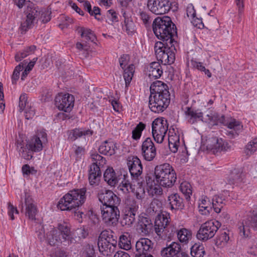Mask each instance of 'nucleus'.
<instances>
[{
    "instance_id": "obj_35",
    "label": "nucleus",
    "mask_w": 257,
    "mask_h": 257,
    "mask_svg": "<svg viewBox=\"0 0 257 257\" xmlns=\"http://www.w3.org/2000/svg\"><path fill=\"white\" fill-rule=\"evenodd\" d=\"M244 174L239 169H234L231 171L227 179V183L232 185L235 183L243 182Z\"/></svg>"
},
{
    "instance_id": "obj_6",
    "label": "nucleus",
    "mask_w": 257,
    "mask_h": 257,
    "mask_svg": "<svg viewBox=\"0 0 257 257\" xmlns=\"http://www.w3.org/2000/svg\"><path fill=\"white\" fill-rule=\"evenodd\" d=\"M154 174L156 183L166 188L172 187L177 179L175 171L167 163L156 166Z\"/></svg>"
},
{
    "instance_id": "obj_25",
    "label": "nucleus",
    "mask_w": 257,
    "mask_h": 257,
    "mask_svg": "<svg viewBox=\"0 0 257 257\" xmlns=\"http://www.w3.org/2000/svg\"><path fill=\"white\" fill-rule=\"evenodd\" d=\"M206 145L208 149L216 152L226 151L228 148L226 143L216 137L209 138L206 140Z\"/></svg>"
},
{
    "instance_id": "obj_37",
    "label": "nucleus",
    "mask_w": 257,
    "mask_h": 257,
    "mask_svg": "<svg viewBox=\"0 0 257 257\" xmlns=\"http://www.w3.org/2000/svg\"><path fill=\"white\" fill-rule=\"evenodd\" d=\"M93 132L89 129L85 128H75L72 130L69 135V138L71 140L75 141L78 138L82 136H89L92 135Z\"/></svg>"
},
{
    "instance_id": "obj_62",
    "label": "nucleus",
    "mask_w": 257,
    "mask_h": 257,
    "mask_svg": "<svg viewBox=\"0 0 257 257\" xmlns=\"http://www.w3.org/2000/svg\"><path fill=\"white\" fill-rule=\"evenodd\" d=\"M24 111L25 118L27 119L32 118L35 115V110L31 107L28 106V108H26Z\"/></svg>"
},
{
    "instance_id": "obj_56",
    "label": "nucleus",
    "mask_w": 257,
    "mask_h": 257,
    "mask_svg": "<svg viewBox=\"0 0 257 257\" xmlns=\"http://www.w3.org/2000/svg\"><path fill=\"white\" fill-rule=\"evenodd\" d=\"M27 97L26 94H23L21 95L19 98V107H20V111H22L24 110L26 108H28V106L27 107Z\"/></svg>"
},
{
    "instance_id": "obj_32",
    "label": "nucleus",
    "mask_w": 257,
    "mask_h": 257,
    "mask_svg": "<svg viewBox=\"0 0 257 257\" xmlns=\"http://www.w3.org/2000/svg\"><path fill=\"white\" fill-rule=\"evenodd\" d=\"M148 76L150 78L158 79L163 73V70L159 62H152L147 68Z\"/></svg>"
},
{
    "instance_id": "obj_38",
    "label": "nucleus",
    "mask_w": 257,
    "mask_h": 257,
    "mask_svg": "<svg viewBox=\"0 0 257 257\" xmlns=\"http://www.w3.org/2000/svg\"><path fill=\"white\" fill-rule=\"evenodd\" d=\"M177 237L181 242L187 243L191 238V231L185 228L177 230Z\"/></svg>"
},
{
    "instance_id": "obj_24",
    "label": "nucleus",
    "mask_w": 257,
    "mask_h": 257,
    "mask_svg": "<svg viewBox=\"0 0 257 257\" xmlns=\"http://www.w3.org/2000/svg\"><path fill=\"white\" fill-rule=\"evenodd\" d=\"M169 224V218L166 215L158 213L154 222V229L156 233L159 236L164 232L165 234L168 231V225Z\"/></svg>"
},
{
    "instance_id": "obj_34",
    "label": "nucleus",
    "mask_w": 257,
    "mask_h": 257,
    "mask_svg": "<svg viewBox=\"0 0 257 257\" xmlns=\"http://www.w3.org/2000/svg\"><path fill=\"white\" fill-rule=\"evenodd\" d=\"M17 150L19 155L24 159L29 160L33 157V151L30 149L28 145H24L23 142L17 141L16 143Z\"/></svg>"
},
{
    "instance_id": "obj_48",
    "label": "nucleus",
    "mask_w": 257,
    "mask_h": 257,
    "mask_svg": "<svg viewBox=\"0 0 257 257\" xmlns=\"http://www.w3.org/2000/svg\"><path fill=\"white\" fill-rule=\"evenodd\" d=\"M229 239L228 234L225 231H222L217 236L216 245L221 246L226 244Z\"/></svg>"
},
{
    "instance_id": "obj_3",
    "label": "nucleus",
    "mask_w": 257,
    "mask_h": 257,
    "mask_svg": "<svg viewBox=\"0 0 257 257\" xmlns=\"http://www.w3.org/2000/svg\"><path fill=\"white\" fill-rule=\"evenodd\" d=\"M47 240L51 246L63 244L69 245L76 242V239L70 232V229L65 223L59 224L57 227L52 228L47 233Z\"/></svg>"
},
{
    "instance_id": "obj_57",
    "label": "nucleus",
    "mask_w": 257,
    "mask_h": 257,
    "mask_svg": "<svg viewBox=\"0 0 257 257\" xmlns=\"http://www.w3.org/2000/svg\"><path fill=\"white\" fill-rule=\"evenodd\" d=\"M140 16L141 20L143 21L145 25L147 26L151 24V18L147 12L144 11H140Z\"/></svg>"
},
{
    "instance_id": "obj_54",
    "label": "nucleus",
    "mask_w": 257,
    "mask_h": 257,
    "mask_svg": "<svg viewBox=\"0 0 257 257\" xmlns=\"http://www.w3.org/2000/svg\"><path fill=\"white\" fill-rule=\"evenodd\" d=\"M22 171L24 177H27L31 174H36L37 172V171L35 170L34 168H31L28 164H25L23 166Z\"/></svg>"
},
{
    "instance_id": "obj_43",
    "label": "nucleus",
    "mask_w": 257,
    "mask_h": 257,
    "mask_svg": "<svg viewBox=\"0 0 257 257\" xmlns=\"http://www.w3.org/2000/svg\"><path fill=\"white\" fill-rule=\"evenodd\" d=\"M145 124L142 122H139V123L132 131V138L136 141L139 140L141 137L142 132L145 130Z\"/></svg>"
},
{
    "instance_id": "obj_10",
    "label": "nucleus",
    "mask_w": 257,
    "mask_h": 257,
    "mask_svg": "<svg viewBox=\"0 0 257 257\" xmlns=\"http://www.w3.org/2000/svg\"><path fill=\"white\" fill-rule=\"evenodd\" d=\"M220 223L215 220H210L201 224L196 234L200 240L206 241L212 238L220 227Z\"/></svg>"
},
{
    "instance_id": "obj_64",
    "label": "nucleus",
    "mask_w": 257,
    "mask_h": 257,
    "mask_svg": "<svg viewBox=\"0 0 257 257\" xmlns=\"http://www.w3.org/2000/svg\"><path fill=\"white\" fill-rule=\"evenodd\" d=\"M172 143L180 144V137L179 135L176 134L169 136L168 137V144H172Z\"/></svg>"
},
{
    "instance_id": "obj_23",
    "label": "nucleus",
    "mask_w": 257,
    "mask_h": 257,
    "mask_svg": "<svg viewBox=\"0 0 257 257\" xmlns=\"http://www.w3.org/2000/svg\"><path fill=\"white\" fill-rule=\"evenodd\" d=\"M47 141V134L44 132L39 133L32 138L27 145L33 152H40L42 150L43 143Z\"/></svg>"
},
{
    "instance_id": "obj_30",
    "label": "nucleus",
    "mask_w": 257,
    "mask_h": 257,
    "mask_svg": "<svg viewBox=\"0 0 257 257\" xmlns=\"http://www.w3.org/2000/svg\"><path fill=\"white\" fill-rule=\"evenodd\" d=\"M25 203L26 216L30 219L35 220L38 210L36 205L34 203V201L29 196H26Z\"/></svg>"
},
{
    "instance_id": "obj_50",
    "label": "nucleus",
    "mask_w": 257,
    "mask_h": 257,
    "mask_svg": "<svg viewBox=\"0 0 257 257\" xmlns=\"http://www.w3.org/2000/svg\"><path fill=\"white\" fill-rule=\"evenodd\" d=\"M180 189L182 193L186 195L187 199L190 197V195L192 194L191 185L188 182L182 183L180 186Z\"/></svg>"
},
{
    "instance_id": "obj_53",
    "label": "nucleus",
    "mask_w": 257,
    "mask_h": 257,
    "mask_svg": "<svg viewBox=\"0 0 257 257\" xmlns=\"http://www.w3.org/2000/svg\"><path fill=\"white\" fill-rule=\"evenodd\" d=\"M220 117L217 114L211 113L207 114L205 117H203V121L212 122L214 124L219 123V118Z\"/></svg>"
},
{
    "instance_id": "obj_21",
    "label": "nucleus",
    "mask_w": 257,
    "mask_h": 257,
    "mask_svg": "<svg viewBox=\"0 0 257 257\" xmlns=\"http://www.w3.org/2000/svg\"><path fill=\"white\" fill-rule=\"evenodd\" d=\"M141 154L147 161H152L156 156V148L150 138H147L141 146Z\"/></svg>"
},
{
    "instance_id": "obj_20",
    "label": "nucleus",
    "mask_w": 257,
    "mask_h": 257,
    "mask_svg": "<svg viewBox=\"0 0 257 257\" xmlns=\"http://www.w3.org/2000/svg\"><path fill=\"white\" fill-rule=\"evenodd\" d=\"M153 244L152 241L146 238L140 239L136 243V251L134 252L135 257H140L151 254Z\"/></svg>"
},
{
    "instance_id": "obj_8",
    "label": "nucleus",
    "mask_w": 257,
    "mask_h": 257,
    "mask_svg": "<svg viewBox=\"0 0 257 257\" xmlns=\"http://www.w3.org/2000/svg\"><path fill=\"white\" fill-rule=\"evenodd\" d=\"M123 174L121 172L119 175L116 174L112 168H108L103 174V178L104 180L110 186H113L119 181L122 187L124 188L127 191H129L132 189V184L127 179L128 175L123 171Z\"/></svg>"
},
{
    "instance_id": "obj_40",
    "label": "nucleus",
    "mask_w": 257,
    "mask_h": 257,
    "mask_svg": "<svg viewBox=\"0 0 257 257\" xmlns=\"http://www.w3.org/2000/svg\"><path fill=\"white\" fill-rule=\"evenodd\" d=\"M36 47L34 45H32L25 48L23 51L18 52L15 55V60L16 61H21L23 59L27 56L33 54Z\"/></svg>"
},
{
    "instance_id": "obj_2",
    "label": "nucleus",
    "mask_w": 257,
    "mask_h": 257,
    "mask_svg": "<svg viewBox=\"0 0 257 257\" xmlns=\"http://www.w3.org/2000/svg\"><path fill=\"white\" fill-rule=\"evenodd\" d=\"M153 30L156 37L162 40L163 43L176 41L177 37V29L169 17L162 18H157L155 19L153 24Z\"/></svg>"
},
{
    "instance_id": "obj_14",
    "label": "nucleus",
    "mask_w": 257,
    "mask_h": 257,
    "mask_svg": "<svg viewBox=\"0 0 257 257\" xmlns=\"http://www.w3.org/2000/svg\"><path fill=\"white\" fill-rule=\"evenodd\" d=\"M102 218L107 225H115L119 217V210L118 206H106L100 208Z\"/></svg>"
},
{
    "instance_id": "obj_13",
    "label": "nucleus",
    "mask_w": 257,
    "mask_h": 257,
    "mask_svg": "<svg viewBox=\"0 0 257 257\" xmlns=\"http://www.w3.org/2000/svg\"><path fill=\"white\" fill-rule=\"evenodd\" d=\"M168 130L166 120L155 119L152 124V133L155 141L158 144L163 142Z\"/></svg>"
},
{
    "instance_id": "obj_28",
    "label": "nucleus",
    "mask_w": 257,
    "mask_h": 257,
    "mask_svg": "<svg viewBox=\"0 0 257 257\" xmlns=\"http://www.w3.org/2000/svg\"><path fill=\"white\" fill-rule=\"evenodd\" d=\"M227 195L229 196V192L227 190H224L223 194L213 196L212 199V206L216 213L220 212L221 209L225 205Z\"/></svg>"
},
{
    "instance_id": "obj_22",
    "label": "nucleus",
    "mask_w": 257,
    "mask_h": 257,
    "mask_svg": "<svg viewBox=\"0 0 257 257\" xmlns=\"http://www.w3.org/2000/svg\"><path fill=\"white\" fill-rule=\"evenodd\" d=\"M153 224L152 220L146 215L139 217L137 229L142 235H148L153 230Z\"/></svg>"
},
{
    "instance_id": "obj_18",
    "label": "nucleus",
    "mask_w": 257,
    "mask_h": 257,
    "mask_svg": "<svg viewBox=\"0 0 257 257\" xmlns=\"http://www.w3.org/2000/svg\"><path fill=\"white\" fill-rule=\"evenodd\" d=\"M161 257H188V254L181 248L180 244L172 242L161 251Z\"/></svg>"
},
{
    "instance_id": "obj_12",
    "label": "nucleus",
    "mask_w": 257,
    "mask_h": 257,
    "mask_svg": "<svg viewBox=\"0 0 257 257\" xmlns=\"http://www.w3.org/2000/svg\"><path fill=\"white\" fill-rule=\"evenodd\" d=\"M219 121L230 130L226 133L227 136L230 139L237 137L243 130L241 123L233 118L225 117L224 115H222L219 118Z\"/></svg>"
},
{
    "instance_id": "obj_55",
    "label": "nucleus",
    "mask_w": 257,
    "mask_h": 257,
    "mask_svg": "<svg viewBox=\"0 0 257 257\" xmlns=\"http://www.w3.org/2000/svg\"><path fill=\"white\" fill-rule=\"evenodd\" d=\"M14 213L19 214V211L16 207H15L11 202H9L8 203V214L12 220L15 219Z\"/></svg>"
},
{
    "instance_id": "obj_36",
    "label": "nucleus",
    "mask_w": 257,
    "mask_h": 257,
    "mask_svg": "<svg viewBox=\"0 0 257 257\" xmlns=\"http://www.w3.org/2000/svg\"><path fill=\"white\" fill-rule=\"evenodd\" d=\"M190 253L192 257H203L205 254L204 245L199 242L195 243L190 248Z\"/></svg>"
},
{
    "instance_id": "obj_59",
    "label": "nucleus",
    "mask_w": 257,
    "mask_h": 257,
    "mask_svg": "<svg viewBox=\"0 0 257 257\" xmlns=\"http://www.w3.org/2000/svg\"><path fill=\"white\" fill-rule=\"evenodd\" d=\"M198 207L199 212L204 215H209L212 209L210 206H204L200 205H199Z\"/></svg>"
},
{
    "instance_id": "obj_42",
    "label": "nucleus",
    "mask_w": 257,
    "mask_h": 257,
    "mask_svg": "<svg viewBox=\"0 0 257 257\" xmlns=\"http://www.w3.org/2000/svg\"><path fill=\"white\" fill-rule=\"evenodd\" d=\"M135 72V67L133 65H129L126 69H124L123 77L125 80V87L130 85Z\"/></svg>"
},
{
    "instance_id": "obj_1",
    "label": "nucleus",
    "mask_w": 257,
    "mask_h": 257,
    "mask_svg": "<svg viewBox=\"0 0 257 257\" xmlns=\"http://www.w3.org/2000/svg\"><path fill=\"white\" fill-rule=\"evenodd\" d=\"M149 106L153 112L164 111L170 103V93L168 86L161 81H156L150 86Z\"/></svg>"
},
{
    "instance_id": "obj_29",
    "label": "nucleus",
    "mask_w": 257,
    "mask_h": 257,
    "mask_svg": "<svg viewBox=\"0 0 257 257\" xmlns=\"http://www.w3.org/2000/svg\"><path fill=\"white\" fill-rule=\"evenodd\" d=\"M101 176L100 169L96 165H91L89 170L88 180L91 185H98Z\"/></svg>"
},
{
    "instance_id": "obj_49",
    "label": "nucleus",
    "mask_w": 257,
    "mask_h": 257,
    "mask_svg": "<svg viewBox=\"0 0 257 257\" xmlns=\"http://www.w3.org/2000/svg\"><path fill=\"white\" fill-rule=\"evenodd\" d=\"M82 257H93L94 255V249L93 245L89 244L84 245L81 251Z\"/></svg>"
},
{
    "instance_id": "obj_4",
    "label": "nucleus",
    "mask_w": 257,
    "mask_h": 257,
    "mask_svg": "<svg viewBox=\"0 0 257 257\" xmlns=\"http://www.w3.org/2000/svg\"><path fill=\"white\" fill-rule=\"evenodd\" d=\"M86 189H73L69 191L59 200L58 208L62 211H70L78 208L85 201Z\"/></svg>"
},
{
    "instance_id": "obj_31",
    "label": "nucleus",
    "mask_w": 257,
    "mask_h": 257,
    "mask_svg": "<svg viewBox=\"0 0 257 257\" xmlns=\"http://www.w3.org/2000/svg\"><path fill=\"white\" fill-rule=\"evenodd\" d=\"M168 201L172 210H182L184 207L183 199L177 193H173L168 197Z\"/></svg>"
},
{
    "instance_id": "obj_17",
    "label": "nucleus",
    "mask_w": 257,
    "mask_h": 257,
    "mask_svg": "<svg viewBox=\"0 0 257 257\" xmlns=\"http://www.w3.org/2000/svg\"><path fill=\"white\" fill-rule=\"evenodd\" d=\"M98 198L102 203V206H118L120 204V199L111 190L103 189L98 194Z\"/></svg>"
},
{
    "instance_id": "obj_58",
    "label": "nucleus",
    "mask_w": 257,
    "mask_h": 257,
    "mask_svg": "<svg viewBox=\"0 0 257 257\" xmlns=\"http://www.w3.org/2000/svg\"><path fill=\"white\" fill-rule=\"evenodd\" d=\"M126 31L128 34H132L135 32V25L132 21H125Z\"/></svg>"
},
{
    "instance_id": "obj_63",
    "label": "nucleus",
    "mask_w": 257,
    "mask_h": 257,
    "mask_svg": "<svg viewBox=\"0 0 257 257\" xmlns=\"http://www.w3.org/2000/svg\"><path fill=\"white\" fill-rule=\"evenodd\" d=\"M199 205L204 206H210L212 208V202H210L209 199L206 196H202Z\"/></svg>"
},
{
    "instance_id": "obj_60",
    "label": "nucleus",
    "mask_w": 257,
    "mask_h": 257,
    "mask_svg": "<svg viewBox=\"0 0 257 257\" xmlns=\"http://www.w3.org/2000/svg\"><path fill=\"white\" fill-rule=\"evenodd\" d=\"M76 48L80 51H83L85 53V56L87 57L88 54V51L89 47L86 44H82L80 42H77L76 44Z\"/></svg>"
},
{
    "instance_id": "obj_39",
    "label": "nucleus",
    "mask_w": 257,
    "mask_h": 257,
    "mask_svg": "<svg viewBox=\"0 0 257 257\" xmlns=\"http://www.w3.org/2000/svg\"><path fill=\"white\" fill-rule=\"evenodd\" d=\"M78 33L80 34L81 37H85L87 40L94 42L96 38L93 32L89 29L84 27H78L77 29Z\"/></svg>"
},
{
    "instance_id": "obj_15",
    "label": "nucleus",
    "mask_w": 257,
    "mask_h": 257,
    "mask_svg": "<svg viewBox=\"0 0 257 257\" xmlns=\"http://www.w3.org/2000/svg\"><path fill=\"white\" fill-rule=\"evenodd\" d=\"M147 7L150 11L156 15H163L171 8L169 0H148Z\"/></svg>"
},
{
    "instance_id": "obj_41",
    "label": "nucleus",
    "mask_w": 257,
    "mask_h": 257,
    "mask_svg": "<svg viewBox=\"0 0 257 257\" xmlns=\"http://www.w3.org/2000/svg\"><path fill=\"white\" fill-rule=\"evenodd\" d=\"M257 150V137L250 141L245 146L244 150V153L247 157L253 155Z\"/></svg>"
},
{
    "instance_id": "obj_5",
    "label": "nucleus",
    "mask_w": 257,
    "mask_h": 257,
    "mask_svg": "<svg viewBox=\"0 0 257 257\" xmlns=\"http://www.w3.org/2000/svg\"><path fill=\"white\" fill-rule=\"evenodd\" d=\"M178 47L177 41L167 42H158L155 45V51L157 60L164 64H171L175 60V54Z\"/></svg>"
},
{
    "instance_id": "obj_9",
    "label": "nucleus",
    "mask_w": 257,
    "mask_h": 257,
    "mask_svg": "<svg viewBox=\"0 0 257 257\" xmlns=\"http://www.w3.org/2000/svg\"><path fill=\"white\" fill-rule=\"evenodd\" d=\"M28 6V9L26 12V17L21 22L20 27V30L22 34H25L29 30L34 26V24L38 21V19L40 15L41 12L38 7Z\"/></svg>"
},
{
    "instance_id": "obj_27",
    "label": "nucleus",
    "mask_w": 257,
    "mask_h": 257,
    "mask_svg": "<svg viewBox=\"0 0 257 257\" xmlns=\"http://www.w3.org/2000/svg\"><path fill=\"white\" fill-rule=\"evenodd\" d=\"M138 207L134 202L131 207H130L121 221V224L122 226H130L133 224L135 220V216L138 210Z\"/></svg>"
},
{
    "instance_id": "obj_46",
    "label": "nucleus",
    "mask_w": 257,
    "mask_h": 257,
    "mask_svg": "<svg viewBox=\"0 0 257 257\" xmlns=\"http://www.w3.org/2000/svg\"><path fill=\"white\" fill-rule=\"evenodd\" d=\"M161 185L156 184L149 188H147L148 193L152 197L159 196L162 194L163 190L161 187Z\"/></svg>"
},
{
    "instance_id": "obj_45",
    "label": "nucleus",
    "mask_w": 257,
    "mask_h": 257,
    "mask_svg": "<svg viewBox=\"0 0 257 257\" xmlns=\"http://www.w3.org/2000/svg\"><path fill=\"white\" fill-rule=\"evenodd\" d=\"M91 158L92 161H93L91 165H96L100 169V167H103L106 163L105 159L97 153L92 154L91 155Z\"/></svg>"
},
{
    "instance_id": "obj_44",
    "label": "nucleus",
    "mask_w": 257,
    "mask_h": 257,
    "mask_svg": "<svg viewBox=\"0 0 257 257\" xmlns=\"http://www.w3.org/2000/svg\"><path fill=\"white\" fill-rule=\"evenodd\" d=\"M27 63L28 61L25 60L15 67L12 77L13 83H15L18 80L19 78L20 71L23 70L24 66H25Z\"/></svg>"
},
{
    "instance_id": "obj_47",
    "label": "nucleus",
    "mask_w": 257,
    "mask_h": 257,
    "mask_svg": "<svg viewBox=\"0 0 257 257\" xmlns=\"http://www.w3.org/2000/svg\"><path fill=\"white\" fill-rule=\"evenodd\" d=\"M118 245L120 248L125 250L130 249L131 248L130 239L126 235H121L119 237Z\"/></svg>"
},
{
    "instance_id": "obj_51",
    "label": "nucleus",
    "mask_w": 257,
    "mask_h": 257,
    "mask_svg": "<svg viewBox=\"0 0 257 257\" xmlns=\"http://www.w3.org/2000/svg\"><path fill=\"white\" fill-rule=\"evenodd\" d=\"M248 253L253 255H257V239L255 238L250 240L248 242Z\"/></svg>"
},
{
    "instance_id": "obj_16",
    "label": "nucleus",
    "mask_w": 257,
    "mask_h": 257,
    "mask_svg": "<svg viewBox=\"0 0 257 257\" xmlns=\"http://www.w3.org/2000/svg\"><path fill=\"white\" fill-rule=\"evenodd\" d=\"M55 101L59 109L69 112L74 106V97L73 95L69 93H60L56 96Z\"/></svg>"
},
{
    "instance_id": "obj_11",
    "label": "nucleus",
    "mask_w": 257,
    "mask_h": 257,
    "mask_svg": "<svg viewBox=\"0 0 257 257\" xmlns=\"http://www.w3.org/2000/svg\"><path fill=\"white\" fill-rule=\"evenodd\" d=\"M237 226L240 235L243 237L249 236L250 228L257 230V210L250 212L246 218L238 222Z\"/></svg>"
},
{
    "instance_id": "obj_33",
    "label": "nucleus",
    "mask_w": 257,
    "mask_h": 257,
    "mask_svg": "<svg viewBox=\"0 0 257 257\" xmlns=\"http://www.w3.org/2000/svg\"><path fill=\"white\" fill-rule=\"evenodd\" d=\"M116 148V145L113 142L105 141L100 145L98 151L102 155L111 156L115 154Z\"/></svg>"
},
{
    "instance_id": "obj_26",
    "label": "nucleus",
    "mask_w": 257,
    "mask_h": 257,
    "mask_svg": "<svg viewBox=\"0 0 257 257\" xmlns=\"http://www.w3.org/2000/svg\"><path fill=\"white\" fill-rule=\"evenodd\" d=\"M185 113L188 121L191 124L195 123L198 121H203V113L200 109L187 107Z\"/></svg>"
},
{
    "instance_id": "obj_52",
    "label": "nucleus",
    "mask_w": 257,
    "mask_h": 257,
    "mask_svg": "<svg viewBox=\"0 0 257 257\" xmlns=\"http://www.w3.org/2000/svg\"><path fill=\"white\" fill-rule=\"evenodd\" d=\"M145 178L147 188H149L157 184L154 172L147 173Z\"/></svg>"
},
{
    "instance_id": "obj_61",
    "label": "nucleus",
    "mask_w": 257,
    "mask_h": 257,
    "mask_svg": "<svg viewBox=\"0 0 257 257\" xmlns=\"http://www.w3.org/2000/svg\"><path fill=\"white\" fill-rule=\"evenodd\" d=\"M187 15L188 17L194 18L196 16V12L192 4H189L186 9Z\"/></svg>"
},
{
    "instance_id": "obj_19",
    "label": "nucleus",
    "mask_w": 257,
    "mask_h": 257,
    "mask_svg": "<svg viewBox=\"0 0 257 257\" xmlns=\"http://www.w3.org/2000/svg\"><path fill=\"white\" fill-rule=\"evenodd\" d=\"M127 165L132 179L138 181L140 184L139 177L142 174L143 166L141 160L137 156H133L127 160Z\"/></svg>"
},
{
    "instance_id": "obj_7",
    "label": "nucleus",
    "mask_w": 257,
    "mask_h": 257,
    "mask_svg": "<svg viewBox=\"0 0 257 257\" xmlns=\"http://www.w3.org/2000/svg\"><path fill=\"white\" fill-rule=\"evenodd\" d=\"M117 244L116 237L110 230H103L100 234L97 242L99 250L105 256L113 252Z\"/></svg>"
}]
</instances>
